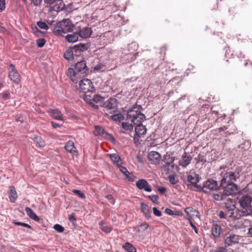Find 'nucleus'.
<instances>
[{
    "mask_svg": "<svg viewBox=\"0 0 252 252\" xmlns=\"http://www.w3.org/2000/svg\"><path fill=\"white\" fill-rule=\"evenodd\" d=\"M190 252H199V248L198 246H194L192 247Z\"/></svg>",
    "mask_w": 252,
    "mask_h": 252,
    "instance_id": "63",
    "label": "nucleus"
},
{
    "mask_svg": "<svg viewBox=\"0 0 252 252\" xmlns=\"http://www.w3.org/2000/svg\"><path fill=\"white\" fill-rule=\"evenodd\" d=\"M72 47L74 48V49H75L76 51H78L81 53L87 50L88 48L87 44L82 43H80L79 44L75 45Z\"/></svg>",
    "mask_w": 252,
    "mask_h": 252,
    "instance_id": "34",
    "label": "nucleus"
},
{
    "mask_svg": "<svg viewBox=\"0 0 252 252\" xmlns=\"http://www.w3.org/2000/svg\"><path fill=\"white\" fill-rule=\"evenodd\" d=\"M32 3L35 6L40 5L42 2V0H31Z\"/></svg>",
    "mask_w": 252,
    "mask_h": 252,
    "instance_id": "59",
    "label": "nucleus"
},
{
    "mask_svg": "<svg viewBox=\"0 0 252 252\" xmlns=\"http://www.w3.org/2000/svg\"><path fill=\"white\" fill-rule=\"evenodd\" d=\"M8 196L11 202H15L17 199L18 195L14 187L11 186L9 187Z\"/></svg>",
    "mask_w": 252,
    "mask_h": 252,
    "instance_id": "25",
    "label": "nucleus"
},
{
    "mask_svg": "<svg viewBox=\"0 0 252 252\" xmlns=\"http://www.w3.org/2000/svg\"><path fill=\"white\" fill-rule=\"evenodd\" d=\"M141 109H142L141 105L134 106L127 114L128 116L131 119V121L136 126L142 125V123L146 118L144 114L138 111Z\"/></svg>",
    "mask_w": 252,
    "mask_h": 252,
    "instance_id": "4",
    "label": "nucleus"
},
{
    "mask_svg": "<svg viewBox=\"0 0 252 252\" xmlns=\"http://www.w3.org/2000/svg\"><path fill=\"white\" fill-rule=\"evenodd\" d=\"M226 249L224 247H219L214 252H226Z\"/></svg>",
    "mask_w": 252,
    "mask_h": 252,
    "instance_id": "60",
    "label": "nucleus"
},
{
    "mask_svg": "<svg viewBox=\"0 0 252 252\" xmlns=\"http://www.w3.org/2000/svg\"><path fill=\"white\" fill-rule=\"evenodd\" d=\"M74 194L77 195L80 198L82 199H85L86 196L84 193L81 192L80 190L77 189H73L72 191Z\"/></svg>",
    "mask_w": 252,
    "mask_h": 252,
    "instance_id": "47",
    "label": "nucleus"
},
{
    "mask_svg": "<svg viewBox=\"0 0 252 252\" xmlns=\"http://www.w3.org/2000/svg\"><path fill=\"white\" fill-rule=\"evenodd\" d=\"M157 190L161 194H164L166 191V188L163 187L158 188Z\"/></svg>",
    "mask_w": 252,
    "mask_h": 252,
    "instance_id": "57",
    "label": "nucleus"
},
{
    "mask_svg": "<svg viewBox=\"0 0 252 252\" xmlns=\"http://www.w3.org/2000/svg\"><path fill=\"white\" fill-rule=\"evenodd\" d=\"M211 232L213 237L217 239L220 237L223 232V230L220 225L215 223L212 225Z\"/></svg>",
    "mask_w": 252,
    "mask_h": 252,
    "instance_id": "18",
    "label": "nucleus"
},
{
    "mask_svg": "<svg viewBox=\"0 0 252 252\" xmlns=\"http://www.w3.org/2000/svg\"><path fill=\"white\" fill-rule=\"evenodd\" d=\"M227 129L228 127L226 126H223L218 129H216L215 131H216L217 133H219L220 135L225 137L226 135L225 134L230 135L233 133V132H231L227 130Z\"/></svg>",
    "mask_w": 252,
    "mask_h": 252,
    "instance_id": "27",
    "label": "nucleus"
},
{
    "mask_svg": "<svg viewBox=\"0 0 252 252\" xmlns=\"http://www.w3.org/2000/svg\"><path fill=\"white\" fill-rule=\"evenodd\" d=\"M71 49H72V52H73L74 58L77 57L81 56V52H80L78 51H76V49H74V48H73V47H71Z\"/></svg>",
    "mask_w": 252,
    "mask_h": 252,
    "instance_id": "54",
    "label": "nucleus"
},
{
    "mask_svg": "<svg viewBox=\"0 0 252 252\" xmlns=\"http://www.w3.org/2000/svg\"><path fill=\"white\" fill-rule=\"evenodd\" d=\"M79 88L80 91L87 93L92 92L94 87L92 81L90 79L85 78L79 81Z\"/></svg>",
    "mask_w": 252,
    "mask_h": 252,
    "instance_id": "10",
    "label": "nucleus"
},
{
    "mask_svg": "<svg viewBox=\"0 0 252 252\" xmlns=\"http://www.w3.org/2000/svg\"><path fill=\"white\" fill-rule=\"evenodd\" d=\"M8 77L14 83L17 84L21 81V76L14 64L10 63L8 68Z\"/></svg>",
    "mask_w": 252,
    "mask_h": 252,
    "instance_id": "8",
    "label": "nucleus"
},
{
    "mask_svg": "<svg viewBox=\"0 0 252 252\" xmlns=\"http://www.w3.org/2000/svg\"><path fill=\"white\" fill-rule=\"evenodd\" d=\"M240 238L241 237L239 235L233 233H226L224 236V244L226 247L232 246L238 243Z\"/></svg>",
    "mask_w": 252,
    "mask_h": 252,
    "instance_id": "11",
    "label": "nucleus"
},
{
    "mask_svg": "<svg viewBox=\"0 0 252 252\" xmlns=\"http://www.w3.org/2000/svg\"><path fill=\"white\" fill-rule=\"evenodd\" d=\"M141 210H142V212L144 213V214L145 215V217L147 219H149L150 216L149 206L147 205L142 203L141 204Z\"/></svg>",
    "mask_w": 252,
    "mask_h": 252,
    "instance_id": "35",
    "label": "nucleus"
},
{
    "mask_svg": "<svg viewBox=\"0 0 252 252\" xmlns=\"http://www.w3.org/2000/svg\"><path fill=\"white\" fill-rule=\"evenodd\" d=\"M122 127L126 130H131L133 129V125L127 122H123L122 123Z\"/></svg>",
    "mask_w": 252,
    "mask_h": 252,
    "instance_id": "42",
    "label": "nucleus"
},
{
    "mask_svg": "<svg viewBox=\"0 0 252 252\" xmlns=\"http://www.w3.org/2000/svg\"><path fill=\"white\" fill-rule=\"evenodd\" d=\"M118 104V101L115 98H110L105 101L101 105V107L104 108L103 111L110 110V113L116 112Z\"/></svg>",
    "mask_w": 252,
    "mask_h": 252,
    "instance_id": "6",
    "label": "nucleus"
},
{
    "mask_svg": "<svg viewBox=\"0 0 252 252\" xmlns=\"http://www.w3.org/2000/svg\"><path fill=\"white\" fill-rule=\"evenodd\" d=\"M25 211L27 215L32 219L36 221H39L40 220L39 217L35 214V213L31 208L29 207H26L25 209Z\"/></svg>",
    "mask_w": 252,
    "mask_h": 252,
    "instance_id": "26",
    "label": "nucleus"
},
{
    "mask_svg": "<svg viewBox=\"0 0 252 252\" xmlns=\"http://www.w3.org/2000/svg\"><path fill=\"white\" fill-rule=\"evenodd\" d=\"M168 179L169 182L173 185H175L179 182L178 179L176 178V176L174 175H169L168 177Z\"/></svg>",
    "mask_w": 252,
    "mask_h": 252,
    "instance_id": "43",
    "label": "nucleus"
},
{
    "mask_svg": "<svg viewBox=\"0 0 252 252\" xmlns=\"http://www.w3.org/2000/svg\"><path fill=\"white\" fill-rule=\"evenodd\" d=\"M127 47L129 51H135L137 50L138 45L136 42H132L128 45Z\"/></svg>",
    "mask_w": 252,
    "mask_h": 252,
    "instance_id": "41",
    "label": "nucleus"
},
{
    "mask_svg": "<svg viewBox=\"0 0 252 252\" xmlns=\"http://www.w3.org/2000/svg\"><path fill=\"white\" fill-rule=\"evenodd\" d=\"M187 179L188 182L189 183V184L188 185L189 187V185L193 186L197 184L199 182L200 177L198 174L194 172H190L189 174L187 175Z\"/></svg>",
    "mask_w": 252,
    "mask_h": 252,
    "instance_id": "14",
    "label": "nucleus"
},
{
    "mask_svg": "<svg viewBox=\"0 0 252 252\" xmlns=\"http://www.w3.org/2000/svg\"><path fill=\"white\" fill-rule=\"evenodd\" d=\"M118 166L119 167L121 172H122L126 177V178H128V175H129L130 173L127 169L125 167L122 166L121 165Z\"/></svg>",
    "mask_w": 252,
    "mask_h": 252,
    "instance_id": "45",
    "label": "nucleus"
},
{
    "mask_svg": "<svg viewBox=\"0 0 252 252\" xmlns=\"http://www.w3.org/2000/svg\"><path fill=\"white\" fill-rule=\"evenodd\" d=\"M109 157L112 162L117 165V166H119L122 163V160L121 159L120 157L117 155V154H112L109 155Z\"/></svg>",
    "mask_w": 252,
    "mask_h": 252,
    "instance_id": "28",
    "label": "nucleus"
},
{
    "mask_svg": "<svg viewBox=\"0 0 252 252\" xmlns=\"http://www.w3.org/2000/svg\"><path fill=\"white\" fill-rule=\"evenodd\" d=\"M100 228L106 233H109L111 231L112 228L111 227L106 225L103 221H101L99 223Z\"/></svg>",
    "mask_w": 252,
    "mask_h": 252,
    "instance_id": "39",
    "label": "nucleus"
},
{
    "mask_svg": "<svg viewBox=\"0 0 252 252\" xmlns=\"http://www.w3.org/2000/svg\"><path fill=\"white\" fill-rule=\"evenodd\" d=\"M34 141L39 147H44L45 146L44 140L39 136H35L34 138Z\"/></svg>",
    "mask_w": 252,
    "mask_h": 252,
    "instance_id": "37",
    "label": "nucleus"
},
{
    "mask_svg": "<svg viewBox=\"0 0 252 252\" xmlns=\"http://www.w3.org/2000/svg\"><path fill=\"white\" fill-rule=\"evenodd\" d=\"M32 28L33 32L36 35L41 32V31L35 26H32Z\"/></svg>",
    "mask_w": 252,
    "mask_h": 252,
    "instance_id": "58",
    "label": "nucleus"
},
{
    "mask_svg": "<svg viewBox=\"0 0 252 252\" xmlns=\"http://www.w3.org/2000/svg\"><path fill=\"white\" fill-rule=\"evenodd\" d=\"M0 96L3 100H7L9 98L10 93L8 91L3 92L0 94Z\"/></svg>",
    "mask_w": 252,
    "mask_h": 252,
    "instance_id": "48",
    "label": "nucleus"
},
{
    "mask_svg": "<svg viewBox=\"0 0 252 252\" xmlns=\"http://www.w3.org/2000/svg\"><path fill=\"white\" fill-rule=\"evenodd\" d=\"M219 216L220 219L232 218L233 220L236 221V223H235V224L232 226L235 228H241L244 226L242 220H240L238 219H237V217H233L232 213L231 212H227L226 213H224L223 211H221L219 213Z\"/></svg>",
    "mask_w": 252,
    "mask_h": 252,
    "instance_id": "9",
    "label": "nucleus"
},
{
    "mask_svg": "<svg viewBox=\"0 0 252 252\" xmlns=\"http://www.w3.org/2000/svg\"><path fill=\"white\" fill-rule=\"evenodd\" d=\"M215 200L217 201H220L222 200V195L219 193H215L213 195Z\"/></svg>",
    "mask_w": 252,
    "mask_h": 252,
    "instance_id": "53",
    "label": "nucleus"
},
{
    "mask_svg": "<svg viewBox=\"0 0 252 252\" xmlns=\"http://www.w3.org/2000/svg\"><path fill=\"white\" fill-rule=\"evenodd\" d=\"M5 8V0H0V10L2 11Z\"/></svg>",
    "mask_w": 252,
    "mask_h": 252,
    "instance_id": "55",
    "label": "nucleus"
},
{
    "mask_svg": "<svg viewBox=\"0 0 252 252\" xmlns=\"http://www.w3.org/2000/svg\"><path fill=\"white\" fill-rule=\"evenodd\" d=\"M123 248L128 252H136V249L128 242L126 243L123 245Z\"/></svg>",
    "mask_w": 252,
    "mask_h": 252,
    "instance_id": "33",
    "label": "nucleus"
},
{
    "mask_svg": "<svg viewBox=\"0 0 252 252\" xmlns=\"http://www.w3.org/2000/svg\"><path fill=\"white\" fill-rule=\"evenodd\" d=\"M185 212L187 215L188 220H192L195 218H198L199 216V212L195 209L191 207H188L185 209Z\"/></svg>",
    "mask_w": 252,
    "mask_h": 252,
    "instance_id": "17",
    "label": "nucleus"
},
{
    "mask_svg": "<svg viewBox=\"0 0 252 252\" xmlns=\"http://www.w3.org/2000/svg\"><path fill=\"white\" fill-rule=\"evenodd\" d=\"M193 186H194L196 189L195 190V191L199 192L203 191L204 192H206V191L204 190V189L205 188L203 187V186H201V185H197V184H196L195 185H193Z\"/></svg>",
    "mask_w": 252,
    "mask_h": 252,
    "instance_id": "51",
    "label": "nucleus"
},
{
    "mask_svg": "<svg viewBox=\"0 0 252 252\" xmlns=\"http://www.w3.org/2000/svg\"><path fill=\"white\" fill-rule=\"evenodd\" d=\"M222 188H224L223 193L226 196L235 194L238 191V186L234 183L224 185Z\"/></svg>",
    "mask_w": 252,
    "mask_h": 252,
    "instance_id": "13",
    "label": "nucleus"
},
{
    "mask_svg": "<svg viewBox=\"0 0 252 252\" xmlns=\"http://www.w3.org/2000/svg\"><path fill=\"white\" fill-rule=\"evenodd\" d=\"M69 220L71 222H73L76 220V219L73 215H70L69 216Z\"/></svg>",
    "mask_w": 252,
    "mask_h": 252,
    "instance_id": "64",
    "label": "nucleus"
},
{
    "mask_svg": "<svg viewBox=\"0 0 252 252\" xmlns=\"http://www.w3.org/2000/svg\"><path fill=\"white\" fill-rule=\"evenodd\" d=\"M88 73L86 62L84 60L78 62L75 66V69L69 68L67 72L68 76L73 82L77 83L81 78L85 77Z\"/></svg>",
    "mask_w": 252,
    "mask_h": 252,
    "instance_id": "1",
    "label": "nucleus"
},
{
    "mask_svg": "<svg viewBox=\"0 0 252 252\" xmlns=\"http://www.w3.org/2000/svg\"><path fill=\"white\" fill-rule=\"evenodd\" d=\"M203 187L210 190H216L219 189L217 182L212 179H209L203 183Z\"/></svg>",
    "mask_w": 252,
    "mask_h": 252,
    "instance_id": "15",
    "label": "nucleus"
},
{
    "mask_svg": "<svg viewBox=\"0 0 252 252\" xmlns=\"http://www.w3.org/2000/svg\"><path fill=\"white\" fill-rule=\"evenodd\" d=\"M189 220V224L191 226V227L193 229L194 231L196 234H198V229L195 226V225L193 223L192 221V220Z\"/></svg>",
    "mask_w": 252,
    "mask_h": 252,
    "instance_id": "56",
    "label": "nucleus"
},
{
    "mask_svg": "<svg viewBox=\"0 0 252 252\" xmlns=\"http://www.w3.org/2000/svg\"><path fill=\"white\" fill-rule=\"evenodd\" d=\"M136 185L140 189H143L147 192H151L152 191L151 186L149 185L147 181L145 179L138 180L136 183Z\"/></svg>",
    "mask_w": 252,
    "mask_h": 252,
    "instance_id": "16",
    "label": "nucleus"
},
{
    "mask_svg": "<svg viewBox=\"0 0 252 252\" xmlns=\"http://www.w3.org/2000/svg\"><path fill=\"white\" fill-rule=\"evenodd\" d=\"M64 148L67 151L71 153L74 154L76 152V148L74 146V143L71 141H68L66 144Z\"/></svg>",
    "mask_w": 252,
    "mask_h": 252,
    "instance_id": "29",
    "label": "nucleus"
},
{
    "mask_svg": "<svg viewBox=\"0 0 252 252\" xmlns=\"http://www.w3.org/2000/svg\"><path fill=\"white\" fill-rule=\"evenodd\" d=\"M95 129L94 132L95 135L102 136L105 132L104 129L100 126H95Z\"/></svg>",
    "mask_w": 252,
    "mask_h": 252,
    "instance_id": "38",
    "label": "nucleus"
},
{
    "mask_svg": "<svg viewBox=\"0 0 252 252\" xmlns=\"http://www.w3.org/2000/svg\"><path fill=\"white\" fill-rule=\"evenodd\" d=\"M175 160V158L172 157L169 155H166L164 156L163 161L165 163V165L162 166V168L164 170H166V167L171 166L172 168L174 167L173 163Z\"/></svg>",
    "mask_w": 252,
    "mask_h": 252,
    "instance_id": "20",
    "label": "nucleus"
},
{
    "mask_svg": "<svg viewBox=\"0 0 252 252\" xmlns=\"http://www.w3.org/2000/svg\"><path fill=\"white\" fill-rule=\"evenodd\" d=\"M225 206L226 210L228 212L232 213V215H233V211L235 210L236 207L233 199L230 198L227 199L226 202H225Z\"/></svg>",
    "mask_w": 252,
    "mask_h": 252,
    "instance_id": "23",
    "label": "nucleus"
},
{
    "mask_svg": "<svg viewBox=\"0 0 252 252\" xmlns=\"http://www.w3.org/2000/svg\"><path fill=\"white\" fill-rule=\"evenodd\" d=\"M149 198L154 203H158V196L157 195H152L148 196Z\"/></svg>",
    "mask_w": 252,
    "mask_h": 252,
    "instance_id": "50",
    "label": "nucleus"
},
{
    "mask_svg": "<svg viewBox=\"0 0 252 252\" xmlns=\"http://www.w3.org/2000/svg\"><path fill=\"white\" fill-rule=\"evenodd\" d=\"M149 227V225L146 223H143L139 225L136 226L134 227V229L137 231V232H143L147 230Z\"/></svg>",
    "mask_w": 252,
    "mask_h": 252,
    "instance_id": "36",
    "label": "nucleus"
},
{
    "mask_svg": "<svg viewBox=\"0 0 252 252\" xmlns=\"http://www.w3.org/2000/svg\"><path fill=\"white\" fill-rule=\"evenodd\" d=\"M46 40L44 38H39L36 40V44L38 47L41 48L44 46Z\"/></svg>",
    "mask_w": 252,
    "mask_h": 252,
    "instance_id": "46",
    "label": "nucleus"
},
{
    "mask_svg": "<svg viewBox=\"0 0 252 252\" xmlns=\"http://www.w3.org/2000/svg\"><path fill=\"white\" fill-rule=\"evenodd\" d=\"M135 132L138 137L144 136L146 134L147 128L143 125L136 126L135 127Z\"/></svg>",
    "mask_w": 252,
    "mask_h": 252,
    "instance_id": "24",
    "label": "nucleus"
},
{
    "mask_svg": "<svg viewBox=\"0 0 252 252\" xmlns=\"http://www.w3.org/2000/svg\"><path fill=\"white\" fill-rule=\"evenodd\" d=\"M252 197L249 195L243 196L239 200L241 209L239 211L240 216H247L252 214Z\"/></svg>",
    "mask_w": 252,
    "mask_h": 252,
    "instance_id": "3",
    "label": "nucleus"
},
{
    "mask_svg": "<svg viewBox=\"0 0 252 252\" xmlns=\"http://www.w3.org/2000/svg\"><path fill=\"white\" fill-rule=\"evenodd\" d=\"M54 228L59 232H63L64 228L62 225L59 224H56L54 226Z\"/></svg>",
    "mask_w": 252,
    "mask_h": 252,
    "instance_id": "49",
    "label": "nucleus"
},
{
    "mask_svg": "<svg viewBox=\"0 0 252 252\" xmlns=\"http://www.w3.org/2000/svg\"><path fill=\"white\" fill-rule=\"evenodd\" d=\"M37 25L41 29L46 30H48L49 29V26L44 22L38 21V22H37Z\"/></svg>",
    "mask_w": 252,
    "mask_h": 252,
    "instance_id": "44",
    "label": "nucleus"
},
{
    "mask_svg": "<svg viewBox=\"0 0 252 252\" xmlns=\"http://www.w3.org/2000/svg\"><path fill=\"white\" fill-rule=\"evenodd\" d=\"M49 115L57 120L63 121V114L58 109H49L48 111Z\"/></svg>",
    "mask_w": 252,
    "mask_h": 252,
    "instance_id": "22",
    "label": "nucleus"
},
{
    "mask_svg": "<svg viewBox=\"0 0 252 252\" xmlns=\"http://www.w3.org/2000/svg\"><path fill=\"white\" fill-rule=\"evenodd\" d=\"M65 39L69 42H74L78 40V35L76 32V31H75L72 34H67L65 36Z\"/></svg>",
    "mask_w": 252,
    "mask_h": 252,
    "instance_id": "31",
    "label": "nucleus"
},
{
    "mask_svg": "<svg viewBox=\"0 0 252 252\" xmlns=\"http://www.w3.org/2000/svg\"><path fill=\"white\" fill-rule=\"evenodd\" d=\"M44 2L47 6H50L53 10L57 12L63 10L65 7L62 0H44Z\"/></svg>",
    "mask_w": 252,
    "mask_h": 252,
    "instance_id": "7",
    "label": "nucleus"
},
{
    "mask_svg": "<svg viewBox=\"0 0 252 252\" xmlns=\"http://www.w3.org/2000/svg\"><path fill=\"white\" fill-rule=\"evenodd\" d=\"M104 101V98L99 94H95L93 96V101L95 104L102 102Z\"/></svg>",
    "mask_w": 252,
    "mask_h": 252,
    "instance_id": "40",
    "label": "nucleus"
},
{
    "mask_svg": "<svg viewBox=\"0 0 252 252\" xmlns=\"http://www.w3.org/2000/svg\"><path fill=\"white\" fill-rule=\"evenodd\" d=\"M63 56L64 58L68 61H72L74 59L71 47L67 49L65 51Z\"/></svg>",
    "mask_w": 252,
    "mask_h": 252,
    "instance_id": "32",
    "label": "nucleus"
},
{
    "mask_svg": "<svg viewBox=\"0 0 252 252\" xmlns=\"http://www.w3.org/2000/svg\"><path fill=\"white\" fill-rule=\"evenodd\" d=\"M165 212L169 215L172 216L174 215V211L170 209L166 208L165 210Z\"/></svg>",
    "mask_w": 252,
    "mask_h": 252,
    "instance_id": "61",
    "label": "nucleus"
},
{
    "mask_svg": "<svg viewBox=\"0 0 252 252\" xmlns=\"http://www.w3.org/2000/svg\"><path fill=\"white\" fill-rule=\"evenodd\" d=\"M192 158L191 156L188 155L186 153H185L184 154L182 155L181 159L179 160V164L182 167H186L190 164Z\"/></svg>",
    "mask_w": 252,
    "mask_h": 252,
    "instance_id": "19",
    "label": "nucleus"
},
{
    "mask_svg": "<svg viewBox=\"0 0 252 252\" xmlns=\"http://www.w3.org/2000/svg\"><path fill=\"white\" fill-rule=\"evenodd\" d=\"M73 27L71 20L65 19L56 24L53 29V33L57 36H63V34L72 31Z\"/></svg>",
    "mask_w": 252,
    "mask_h": 252,
    "instance_id": "2",
    "label": "nucleus"
},
{
    "mask_svg": "<svg viewBox=\"0 0 252 252\" xmlns=\"http://www.w3.org/2000/svg\"><path fill=\"white\" fill-rule=\"evenodd\" d=\"M220 175L222 177L220 184L221 187H223L224 185L228 184L233 183V182L235 181L238 178V176L234 172L228 171L222 172Z\"/></svg>",
    "mask_w": 252,
    "mask_h": 252,
    "instance_id": "5",
    "label": "nucleus"
},
{
    "mask_svg": "<svg viewBox=\"0 0 252 252\" xmlns=\"http://www.w3.org/2000/svg\"><path fill=\"white\" fill-rule=\"evenodd\" d=\"M160 158V155L156 151H152L150 152L148 156L149 160L154 164L159 163Z\"/></svg>",
    "mask_w": 252,
    "mask_h": 252,
    "instance_id": "21",
    "label": "nucleus"
},
{
    "mask_svg": "<svg viewBox=\"0 0 252 252\" xmlns=\"http://www.w3.org/2000/svg\"><path fill=\"white\" fill-rule=\"evenodd\" d=\"M153 213L157 217H160L162 215L161 212L158 210L157 208H153Z\"/></svg>",
    "mask_w": 252,
    "mask_h": 252,
    "instance_id": "52",
    "label": "nucleus"
},
{
    "mask_svg": "<svg viewBox=\"0 0 252 252\" xmlns=\"http://www.w3.org/2000/svg\"><path fill=\"white\" fill-rule=\"evenodd\" d=\"M51 124L52 125V127L54 128H56L57 127H59L61 126L60 125H59L58 123H56L54 122H51Z\"/></svg>",
    "mask_w": 252,
    "mask_h": 252,
    "instance_id": "62",
    "label": "nucleus"
},
{
    "mask_svg": "<svg viewBox=\"0 0 252 252\" xmlns=\"http://www.w3.org/2000/svg\"><path fill=\"white\" fill-rule=\"evenodd\" d=\"M75 31H76L78 36L83 38L90 37L92 33L91 28L87 27H81V26H77V25L75 27Z\"/></svg>",
    "mask_w": 252,
    "mask_h": 252,
    "instance_id": "12",
    "label": "nucleus"
},
{
    "mask_svg": "<svg viewBox=\"0 0 252 252\" xmlns=\"http://www.w3.org/2000/svg\"><path fill=\"white\" fill-rule=\"evenodd\" d=\"M84 100L88 104H89L91 106L94 107L95 109H98V105L97 104H95L93 102V96L91 95H88L85 94L84 96Z\"/></svg>",
    "mask_w": 252,
    "mask_h": 252,
    "instance_id": "30",
    "label": "nucleus"
}]
</instances>
